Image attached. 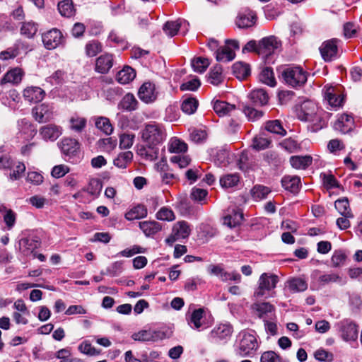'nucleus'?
I'll return each mask as SVG.
<instances>
[{"instance_id": "obj_45", "label": "nucleus", "mask_w": 362, "mask_h": 362, "mask_svg": "<svg viewBox=\"0 0 362 362\" xmlns=\"http://www.w3.org/2000/svg\"><path fill=\"white\" fill-rule=\"evenodd\" d=\"M199 105L198 100L194 98H187L183 100L181 110L187 115L194 114Z\"/></svg>"}, {"instance_id": "obj_34", "label": "nucleus", "mask_w": 362, "mask_h": 362, "mask_svg": "<svg viewBox=\"0 0 362 362\" xmlns=\"http://www.w3.org/2000/svg\"><path fill=\"white\" fill-rule=\"evenodd\" d=\"M119 106L122 110L134 111L138 107V101L133 94L127 93L122 98Z\"/></svg>"}, {"instance_id": "obj_36", "label": "nucleus", "mask_w": 362, "mask_h": 362, "mask_svg": "<svg viewBox=\"0 0 362 362\" xmlns=\"http://www.w3.org/2000/svg\"><path fill=\"white\" fill-rule=\"evenodd\" d=\"M313 161L312 158L310 156H294L290 158V163L293 168L296 169H305Z\"/></svg>"}, {"instance_id": "obj_35", "label": "nucleus", "mask_w": 362, "mask_h": 362, "mask_svg": "<svg viewBox=\"0 0 362 362\" xmlns=\"http://www.w3.org/2000/svg\"><path fill=\"white\" fill-rule=\"evenodd\" d=\"M214 110L219 116H225L235 111L236 107L227 102L217 100L214 104Z\"/></svg>"}, {"instance_id": "obj_4", "label": "nucleus", "mask_w": 362, "mask_h": 362, "mask_svg": "<svg viewBox=\"0 0 362 362\" xmlns=\"http://www.w3.org/2000/svg\"><path fill=\"white\" fill-rule=\"evenodd\" d=\"M279 281V278L276 274H262L258 280V287L255 290L254 296L257 298L265 296L267 293L273 291L276 288Z\"/></svg>"}, {"instance_id": "obj_17", "label": "nucleus", "mask_w": 362, "mask_h": 362, "mask_svg": "<svg viewBox=\"0 0 362 362\" xmlns=\"http://www.w3.org/2000/svg\"><path fill=\"white\" fill-rule=\"evenodd\" d=\"M256 21V16L252 11L245 10L240 12L236 18L235 23L240 28H248L253 26Z\"/></svg>"}, {"instance_id": "obj_61", "label": "nucleus", "mask_w": 362, "mask_h": 362, "mask_svg": "<svg viewBox=\"0 0 362 362\" xmlns=\"http://www.w3.org/2000/svg\"><path fill=\"white\" fill-rule=\"evenodd\" d=\"M189 137L192 141L195 144L203 142L206 139V132L201 129H191Z\"/></svg>"}, {"instance_id": "obj_58", "label": "nucleus", "mask_w": 362, "mask_h": 362, "mask_svg": "<svg viewBox=\"0 0 362 362\" xmlns=\"http://www.w3.org/2000/svg\"><path fill=\"white\" fill-rule=\"evenodd\" d=\"M156 217L158 220L166 221H172L175 218V216L173 210L165 206L159 209L156 214Z\"/></svg>"}, {"instance_id": "obj_10", "label": "nucleus", "mask_w": 362, "mask_h": 362, "mask_svg": "<svg viewBox=\"0 0 362 362\" xmlns=\"http://www.w3.org/2000/svg\"><path fill=\"white\" fill-rule=\"evenodd\" d=\"M339 40L333 38L325 41L320 47V52L325 62H331L337 57Z\"/></svg>"}, {"instance_id": "obj_19", "label": "nucleus", "mask_w": 362, "mask_h": 362, "mask_svg": "<svg viewBox=\"0 0 362 362\" xmlns=\"http://www.w3.org/2000/svg\"><path fill=\"white\" fill-rule=\"evenodd\" d=\"M23 95L30 103H38L43 100L45 92L38 86H28L23 90Z\"/></svg>"}, {"instance_id": "obj_18", "label": "nucleus", "mask_w": 362, "mask_h": 362, "mask_svg": "<svg viewBox=\"0 0 362 362\" xmlns=\"http://www.w3.org/2000/svg\"><path fill=\"white\" fill-rule=\"evenodd\" d=\"M136 153L142 158L152 161L158 158L159 148L158 146L146 144L138 146Z\"/></svg>"}, {"instance_id": "obj_33", "label": "nucleus", "mask_w": 362, "mask_h": 362, "mask_svg": "<svg viewBox=\"0 0 362 362\" xmlns=\"http://www.w3.org/2000/svg\"><path fill=\"white\" fill-rule=\"evenodd\" d=\"M69 122L71 130L76 133H81L85 129L87 124V119L78 115L71 116Z\"/></svg>"}, {"instance_id": "obj_7", "label": "nucleus", "mask_w": 362, "mask_h": 362, "mask_svg": "<svg viewBox=\"0 0 362 362\" xmlns=\"http://www.w3.org/2000/svg\"><path fill=\"white\" fill-rule=\"evenodd\" d=\"M281 43L273 35L262 38L258 42V54L261 55L265 59L279 49Z\"/></svg>"}, {"instance_id": "obj_38", "label": "nucleus", "mask_w": 362, "mask_h": 362, "mask_svg": "<svg viewBox=\"0 0 362 362\" xmlns=\"http://www.w3.org/2000/svg\"><path fill=\"white\" fill-rule=\"evenodd\" d=\"M204 313V310L203 308L196 309L192 313L189 320V325L192 328L199 329L202 327Z\"/></svg>"}, {"instance_id": "obj_31", "label": "nucleus", "mask_w": 362, "mask_h": 362, "mask_svg": "<svg viewBox=\"0 0 362 362\" xmlns=\"http://www.w3.org/2000/svg\"><path fill=\"white\" fill-rule=\"evenodd\" d=\"M147 214V209L144 205L138 204L128 211L125 214L124 217L128 221H133L135 219L143 218L146 217Z\"/></svg>"}, {"instance_id": "obj_24", "label": "nucleus", "mask_w": 362, "mask_h": 362, "mask_svg": "<svg viewBox=\"0 0 362 362\" xmlns=\"http://www.w3.org/2000/svg\"><path fill=\"white\" fill-rule=\"evenodd\" d=\"M164 337V333L161 332L157 331H146L142 330L137 333H134L132 335V338L135 341H154L158 339H162Z\"/></svg>"}, {"instance_id": "obj_43", "label": "nucleus", "mask_w": 362, "mask_h": 362, "mask_svg": "<svg viewBox=\"0 0 362 362\" xmlns=\"http://www.w3.org/2000/svg\"><path fill=\"white\" fill-rule=\"evenodd\" d=\"M168 150L170 153H180L187 151V144L183 141L173 137L168 143Z\"/></svg>"}, {"instance_id": "obj_64", "label": "nucleus", "mask_w": 362, "mask_h": 362, "mask_svg": "<svg viewBox=\"0 0 362 362\" xmlns=\"http://www.w3.org/2000/svg\"><path fill=\"white\" fill-rule=\"evenodd\" d=\"M260 362H281V358L274 351H267L262 354Z\"/></svg>"}, {"instance_id": "obj_1", "label": "nucleus", "mask_w": 362, "mask_h": 362, "mask_svg": "<svg viewBox=\"0 0 362 362\" xmlns=\"http://www.w3.org/2000/svg\"><path fill=\"white\" fill-rule=\"evenodd\" d=\"M327 112L319 110L315 103L307 100L296 108L297 117L304 122H311L314 130L321 129L327 125Z\"/></svg>"}, {"instance_id": "obj_42", "label": "nucleus", "mask_w": 362, "mask_h": 362, "mask_svg": "<svg viewBox=\"0 0 362 362\" xmlns=\"http://www.w3.org/2000/svg\"><path fill=\"white\" fill-rule=\"evenodd\" d=\"M216 54V60L218 62H230L235 58V52L228 47H221L218 48Z\"/></svg>"}, {"instance_id": "obj_9", "label": "nucleus", "mask_w": 362, "mask_h": 362, "mask_svg": "<svg viewBox=\"0 0 362 362\" xmlns=\"http://www.w3.org/2000/svg\"><path fill=\"white\" fill-rule=\"evenodd\" d=\"M40 245V239L35 235H28L19 240L18 247L25 256L35 255V250Z\"/></svg>"}, {"instance_id": "obj_16", "label": "nucleus", "mask_w": 362, "mask_h": 362, "mask_svg": "<svg viewBox=\"0 0 362 362\" xmlns=\"http://www.w3.org/2000/svg\"><path fill=\"white\" fill-rule=\"evenodd\" d=\"M25 75L24 71L20 67H15L8 70L0 81L1 85L11 83L19 84Z\"/></svg>"}, {"instance_id": "obj_20", "label": "nucleus", "mask_w": 362, "mask_h": 362, "mask_svg": "<svg viewBox=\"0 0 362 362\" xmlns=\"http://www.w3.org/2000/svg\"><path fill=\"white\" fill-rule=\"evenodd\" d=\"M62 152L69 156H74L79 149L78 141L72 138H64L59 144Z\"/></svg>"}, {"instance_id": "obj_15", "label": "nucleus", "mask_w": 362, "mask_h": 362, "mask_svg": "<svg viewBox=\"0 0 362 362\" xmlns=\"http://www.w3.org/2000/svg\"><path fill=\"white\" fill-rule=\"evenodd\" d=\"M334 129L341 134L350 132L354 127V120L352 116L342 114L338 116L334 124Z\"/></svg>"}, {"instance_id": "obj_46", "label": "nucleus", "mask_w": 362, "mask_h": 362, "mask_svg": "<svg viewBox=\"0 0 362 362\" xmlns=\"http://www.w3.org/2000/svg\"><path fill=\"white\" fill-rule=\"evenodd\" d=\"M270 192L271 189L268 187L261 185H255L251 190L252 198L256 201L266 199Z\"/></svg>"}, {"instance_id": "obj_13", "label": "nucleus", "mask_w": 362, "mask_h": 362, "mask_svg": "<svg viewBox=\"0 0 362 362\" xmlns=\"http://www.w3.org/2000/svg\"><path fill=\"white\" fill-rule=\"evenodd\" d=\"M42 42L47 49H53L62 42L63 36L60 30L54 28L42 35Z\"/></svg>"}, {"instance_id": "obj_28", "label": "nucleus", "mask_w": 362, "mask_h": 362, "mask_svg": "<svg viewBox=\"0 0 362 362\" xmlns=\"http://www.w3.org/2000/svg\"><path fill=\"white\" fill-rule=\"evenodd\" d=\"M249 97L251 102L257 106L265 105L269 101V95L266 90L262 88L252 90Z\"/></svg>"}, {"instance_id": "obj_5", "label": "nucleus", "mask_w": 362, "mask_h": 362, "mask_svg": "<svg viewBox=\"0 0 362 362\" xmlns=\"http://www.w3.org/2000/svg\"><path fill=\"white\" fill-rule=\"evenodd\" d=\"M142 139L146 144L158 146L165 139L164 130L158 124H147L142 132Z\"/></svg>"}, {"instance_id": "obj_21", "label": "nucleus", "mask_w": 362, "mask_h": 362, "mask_svg": "<svg viewBox=\"0 0 362 362\" xmlns=\"http://www.w3.org/2000/svg\"><path fill=\"white\" fill-rule=\"evenodd\" d=\"M233 332L230 325L221 324L215 327L210 333L211 338L216 342L228 339Z\"/></svg>"}, {"instance_id": "obj_40", "label": "nucleus", "mask_w": 362, "mask_h": 362, "mask_svg": "<svg viewBox=\"0 0 362 362\" xmlns=\"http://www.w3.org/2000/svg\"><path fill=\"white\" fill-rule=\"evenodd\" d=\"M182 23H185V22L180 19L177 21H167L163 25V30L168 36L173 37L177 35Z\"/></svg>"}, {"instance_id": "obj_37", "label": "nucleus", "mask_w": 362, "mask_h": 362, "mask_svg": "<svg viewBox=\"0 0 362 362\" xmlns=\"http://www.w3.org/2000/svg\"><path fill=\"white\" fill-rule=\"evenodd\" d=\"M233 71L238 79L243 80L250 74V68L249 64L238 62L233 65Z\"/></svg>"}, {"instance_id": "obj_26", "label": "nucleus", "mask_w": 362, "mask_h": 362, "mask_svg": "<svg viewBox=\"0 0 362 362\" xmlns=\"http://www.w3.org/2000/svg\"><path fill=\"white\" fill-rule=\"evenodd\" d=\"M191 233L189 224L185 221H178L173 228V235L174 240H179L181 238H187Z\"/></svg>"}, {"instance_id": "obj_56", "label": "nucleus", "mask_w": 362, "mask_h": 362, "mask_svg": "<svg viewBox=\"0 0 362 362\" xmlns=\"http://www.w3.org/2000/svg\"><path fill=\"white\" fill-rule=\"evenodd\" d=\"M132 158L133 153L131 151L122 153L114 160V165L119 168H126L127 163H130Z\"/></svg>"}, {"instance_id": "obj_8", "label": "nucleus", "mask_w": 362, "mask_h": 362, "mask_svg": "<svg viewBox=\"0 0 362 362\" xmlns=\"http://www.w3.org/2000/svg\"><path fill=\"white\" fill-rule=\"evenodd\" d=\"M340 336L345 341H355L358 338V326L351 320L346 319L337 324Z\"/></svg>"}, {"instance_id": "obj_62", "label": "nucleus", "mask_w": 362, "mask_h": 362, "mask_svg": "<svg viewBox=\"0 0 362 362\" xmlns=\"http://www.w3.org/2000/svg\"><path fill=\"white\" fill-rule=\"evenodd\" d=\"M229 152L226 149L218 150L214 155V161L216 164L226 166L229 163Z\"/></svg>"}, {"instance_id": "obj_25", "label": "nucleus", "mask_w": 362, "mask_h": 362, "mask_svg": "<svg viewBox=\"0 0 362 362\" xmlns=\"http://www.w3.org/2000/svg\"><path fill=\"white\" fill-rule=\"evenodd\" d=\"M139 227L146 237L153 236L162 229L161 224L156 221H140Z\"/></svg>"}, {"instance_id": "obj_14", "label": "nucleus", "mask_w": 362, "mask_h": 362, "mask_svg": "<svg viewBox=\"0 0 362 362\" xmlns=\"http://www.w3.org/2000/svg\"><path fill=\"white\" fill-rule=\"evenodd\" d=\"M158 93L156 90L155 84L151 82H145L139 89L138 95L141 100L145 103L154 102L157 98Z\"/></svg>"}, {"instance_id": "obj_6", "label": "nucleus", "mask_w": 362, "mask_h": 362, "mask_svg": "<svg viewBox=\"0 0 362 362\" xmlns=\"http://www.w3.org/2000/svg\"><path fill=\"white\" fill-rule=\"evenodd\" d=\"M325 99L329 105L333 107H341L344 102V95H343L340 86H333L327 84L322 89Z\"/></svg>"}, {"instance_id": "obj_22", "label": "nucleus", "mask_w": 362, "mask_h": 362, "mask_svg": "<svg viewBox=\"0 0 362 362\" xmlns=\"http://www.w3.org/2000/svg\"><path fill=\"white\" fill-rule=\"evenodd\" d=\"M113 66V56L105 53L97 58L95 71L100 74H107Z\"/></svg>"}, {"instance_id": "obj_59", "label": "nucleus", "mask_w": 362, "mask_h": 362, "mask_svg": "<svg viewBox=\"0 0 362 362\" xmlns=\"http://www.w3.org/2000/svg\"><path fill=\"white\" fill-rule=\"evenodd\" d=\"M101 50V44L98 41H90L86 45V54L90 57L96 56Z\"/></svg>"}, {"instance_id": "obj_51", "label": "nucleus", "mask_w": 362, "mask_h": 362, "mask_svg": "<svg viewBox=\"0 0 362 362\" xmlns=\"http://www.w3.org/2000/svg\"><path fill=\"white\" fill-rule=\"evenodd\" d=\"M243 219V214L240 211H233V214H228L224 218V223L230 228L239 225Z\"/></svg>"}, {"instance_id": "obj_12", "label": "nucleus", "mask_w": 362, "mask_h": 362, "mask_svg": "<svg viewBox=\"0 0 362 362\" xmlns=\"http://www.w3.org/2000/svg\"><path fill=\"white\" fill-rule=\"evenodd\" d=\"M32 113L36 121L40 123H45L52 119L53 107L47 103H42L33 107Z\"/></svg>"}, {"instance_id": "obj_41", "label": "nucleus", "mask_w": 362, "mask_h": 362, "mask_svg": "<svg viewBox=\"0 0 362 362\" xmlns=\"http://www.w3.org/2000/svg\"><path fill=\"white\" fill-rule=\"evenodd\" d=\"M59 13L64 17H71L75 13V8L72 0H63L58 3Z\"/></svg>"}, {"instance_id": "obj_27", "label": "nucleus", "mask_w": 362, "mask_h": 362, "mask_svg": "<svg viewBox=\"0 0 362 362\" xmlns=\"http://www.w3.org/2000/svg\"><path fill=\"white\" fill-rule=\"evenodd\" d=\"M318 282L321 286H325L329 284H338L343 285L345 284L342 276L339 274L333 272H329L322 274L318 278Z\"/></svg>"}, {"instance_id": "obj_47", "label": "nucleus", "mask_w": 362, "mask_h": 362, "mask_svg": "<svg viewBox=\"0 0 362 362\" xmlns=\"http://www.w3.org/2000/svg\"><path fill=\"white\" fill-rule=\"evenodd\" d=\"M240 180L238 174H226L220 178V185L223 188L233 187L238 185Z\"/></svg>"}, {"instance_id": "obj_11", "label": "nucleus", "mask_w": 362, "mask_h": 362, "mask_svg": "<svg viewBox=\"0 0 362 362\" xmlns=\"http://www.w3.org/2000/svg\"><path fill=\"white\" fill-rule=\"evenodd\" d=\"M252 309L255 315L264 321L275 317V308L268 302L255 303L252 304Z\"/></svg>"}, {"instance_id": "obj_53", "label": "nucleus", "mask_w": 362, "mask_h": 362, "mask_svg": "<svg viewBox=\"0 0 362 362\" xmlns=\"http://www.w3.org/2000/svg\"><path fill=\"white\" fill-rule=\"evenodd\" d=\"M123 271V262L122 261H117L111 264L108 267H107L106 271H101L100 274L102 275H109L110 276H119Z\"/></svg>"}, {"instance_id": "obj_23", "label": "nucleus", "mask_w": 362, "mask_h": 362, "mask_svg": "<svg viewBox=\"0 0 362 362\" xmlns=\"http://www.w3.org/2000/svg\"><path fill=\"white\" fill-rule=\"evenodd\" d=\"M40 134L45 140L55 141L62 134V129L55 124H48L40 129Z\"/></svg>"}, {"instance_id": "obj_60", "label": "nucleus", "mask_w": 362, "mask_h": 362, "mask_svg": "<svg viewBox=\"0 0 362 362\" xmlns=\"http://www.w3.org/2000/svg\"><path fill=\"white\" fill-rule=\"evenodd\" d=\"M102 188V182L99 179L94 178L90 180L87 192L91 195L98 197L100 194Z\"/></svg>"}, {"instance_id": "obj_48", "label": "nucleus", "mask_w": 362, "mask_h": 362, "mask_svg": "<svg viewBox=\"0 0 362 362\" xmlns=\"http://www.w3.org/2000/svg\"><path fill=\"white\" fill-rule=\"evenodd\" d=\"M259 80L271 87L275 86L276 83L273 70L270 67L263 69L259 75Z\"/></svg>"}, {"instance_id": "obj_29", "label": "nucleus", "mask_w": 362, "mask_h": 362, "mask_svg": "<svg viewBox=\"0 0 362 362\" xmlns=\"http://www.w3.org/2000/svg\"><path fill=\"white\" fill-rule=\"evenodd\" d=\"M281 185L286 190L296 193L300 189V179L297 176L286 175L281 179Z\"/></svg>"}, {"instance_id": "obj_57", "label": "nucleus", "mask_w": 362, "mask_h": 362, "mask_svg": "<svg viewBox=\"0 0 362 362\" xmlns=\"http://www.w3.org/2000/svg\"><path fill=\"white\" fill-rule=\"evenodd\" d=\"M209 65V62L206 58L197 57L192 61V66L194 71L203 73Z\"/></svg>"}, {"instance_id": "obj_32", "label": "nucleus", "mask_w": 362, "mask_h": 362, "mask_svg": "<svg viewBox=\"0 0 362 362\" xmlns=\"http://www.w3.org/2000/svg\"><path fill=\"white\" fill-rule=\"evenodd\" d=\"M136 77V72L130 66H124L117 73V80L121 84H127Z\"/></svg>"}, {"instance_id": "obj_44", "label": "nucleus", "mask_w": 362, "mask_h": 362, "mask_svg": "<svg viewBox=\"0 0 362 362\" xmlns=\"http://www.w3.org/2000/svg\"><path fill=\"white\" fill-rule=\"evenodd\" d=\"M38 25L33 21L23 23L20 32L21 34L27 38H33L37 33Z\"/></svg>"}, {"instance_id": "obj_52", "label": "nucleus", "mask_w": 362, "mask_h": 362, "mask_svg": "<svg viewBox=\"0 0 362 362\" xmlns=\"http://www.w3.org/2000/svg\"><path fill=\"white\" fill-rule=\"evenodd\" d=\"M265 129L271 133L284 136L286 131L284 129L279 120H271L265 123Z\"/></svg>"}, {"instance_id": "obj_30", "label": "nucleus", "mask_w": 362, "mask_h": 362, "mask_svg": "<svg viewBox=\"0 0 362 362\" xmlns=\"http://www.w3.org/2000/svg\"><path fill=\"white\" fill-rule=\"evenodd\" d=\"M286 287L292 293L302 292L307 289L308 284L302 278H292L286 281Z\"/></svg>"}, {"instance_id": "obj_49", "label": "nucleus", "mask_w": 362, "mask_h": 362, "mask_svg": "<svg viewBox=\"0 0 362 362\" xmlns=\"http://www.w3.org/2000/svg\"><path fill=\"white\" fill-rule=\"evenodd\" d=\"M334 206L336 209L344 216L352 217L353 215L349 209V203L347 198H341L337 199Z\"/></svg>"}, {"instance_id": "obj_39", "label": "nucleus", "mask_w": 362, "mask_h": 362, "mask_svg": "<svg viewBox=\"0 0 362 362\" xmlns=\"http://www.w3.org/2000/svg\"><path fill=\"white\" fill-rule=\"evenodd\" d=\"M221 66L219 64L215 65L209 73L208 81L214 86L219 85L223 80Z\"/></svg>"}, {"instance_id": "obj_3", "label": "nucleus", "mask_w": 362, "mask_h": 362, "mask_svg": "<svg viewBox=\"0 0 362 362\" xmlns=\"http://www.w3.org/2000/svg\"><path fill=\"white\" fill-rule=\"evenodd\" d=\"M281 76L287 85L293 88L300 87L307 81V73L300 66L284 67Z\"/></svg>"}, {"instance_id": "obj_2", "label": "nucleus", "mask_w": 362, "mask_h": 362, "mask_svg": "<svg viewBox=\"0 0 362 362\" xmlns=\"http://www.w3.org/2000/svg\"><path fill=\"white\" fill-rule=\"evenodd\" d=\"M240 339L237 349L236 355L240 357H246L250 356L253 351L258 349V342L254 334L245 330L242 331L238 334Z\"/></svg>"}, {"instance_id": "obj_50", "label": "nucleus", "mask_w": 362, "mask_h": 362, "mask_svg": "<svg viewBox=\"0 0 362 362\" xmlns=\"http://www.w3.org/2000/svg\"><path fill=\"white\" fill-rule=\"evenodd\" d=\"M95 127L107 135H110L113 132V127L108 118L99 117L95 119Z\"/></svg>"}, {"instance_id": "obj_54", "label": "nucleus", "mask_w": 362, "mask_h": 362, "mask_svg": "<svg viewBox=\"0 0 362 362\" xmlns=\"http://www.w3.org/2000/svg\"><path fill=\"white\" fill-rule=\"evenodd\" d=\"M271 142V139L264 136L263 134H259L254 137L252 146L257 151H261L268 148Z\"/></svg>"}, {"instance_id": "obj_63", "label": "nucleus", "mask_w": 362, "mask_h": 362, "mask_svg": "<svg viewBox=\"0 0 362 362\" xmlns=\"http://www.w3.org/2000/svg\"><path fill=\"white\" fill-rule=\"evenodd\" d=\"M19 43H16L13 47L0 52V59L7 60L13 59L19 54Z\"/></svg>"}, {"instance_id": "obj_55", "label": "nucleus", "mask_w": 362, "mask_h": 362, "mask_svg": "<svg viewBox=\"0 0 362 362\" xmlns=\"http://www.w3.org/2000/svg\"><path fill=\"white\" fill-rule=\"evenodd\" d=\"M243 112L247 119L250 122H256L261 119L264 115V112L258 110L250 105H245L243 108Z\"/></svg>"}]
</instances>
